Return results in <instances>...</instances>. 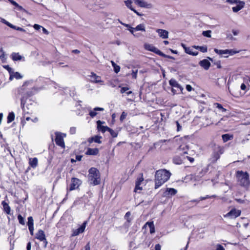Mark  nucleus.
<instances>
[{
	"label": "nucleus",
	"instance_id": "nucleus-1",
	"mask_svg": "<svg viewBox=\"0 0 250 250\" xmlns=\"http://www.w3.org/2000/svg\"><path fill=\"white\" fill-rule=\"evenodd\" d=\"M171 173L166 169H160L155 175V188L157 189L166 182L170 178Z\"/></svg>",
	"mask_w": 250,
	"mask_h": 250
},
{
	"label": "nucleus",
	"instance_id": "nucleus-2",
	"mask_svg": "<svg viewBox=\"0 0 250 250\" xmlns=\"http://www.w3.org/2000/svg\"><path fill=\"white\" fill-rule=\"evenodd\" d=\"M236 176L239 184L245 188H248L250 184L249 174L247 172L242 170H238L236 173Z\"/></svg>",
	"mask_w": 250,
	"mask_h": 250
},
{
	"label": "nucleus",
	"instance_id": "nucleus-3",
	"mask_svg": "<svg viewBox=\"0 0 250 250\" xmlns=\"http://www.w3.org/2000/svg\"><path fill=\"white\" fill-rule=\"evenodd\" d=\"M88 172V179L90 184L94 186L100 184V174L99 170L96 168L91 167Z\"/></svg>",
	"mask_w": 250,
	"mask_h": 250
},
{
	"label": "nucleus",
	"instance_id": "nucleus-4",
	"mask_svg": "<svg viewBox=\"0 0 250 250\" xmlns=\"http://www.w3.org/2000/svg\"><path fill=\"white\" fill-rule=\"evenodd\" d=\"M32 81H26L21 86L18 88V94L22 96L21 101L24 97L30 96L33 94L32 92L28 90V87L32 86Z\"/></svg>",
	"mask_w": 250,
	"mask_h": 250
},
{
	"label": "nucleus",
	"instance_id": "nucleus-5",
	"mask_svg": "<svg viewBox=\"0 0 250 250\" xmlns=\"http://www.w3.org/2000/svg\"><path fill=\"white\" fill-rule=\"evenodd\" d=\"M169 83L172 87L171 91L174 94L182 93L183 88L175 79H171L169 81Z\"/></svg>",
	"mask_w": 250,
	"mask_h": 250
},
{
	"label": "nucleus",
	"instance_id": "nucleus-6",
	"mask_svg": "<svg viewBox=\"0 0 250 250\" xmlns=\"http://www.w3.org/2000/svg\"><path fill=\"white\" fill-rule=\"evenodd\" d=\"M82 183V182L80 179L75 177L72 178L71 179V184L70 186L67 188V192L78 189Z\"/></svg>",
	"mask_w": 250,
	"mask_h": 250
},
{
	"label": "nucleus",
	"instance_id": "nucleus-7",
	"mask_svg": "<svg viewBox=\"0 0 250 250\" xmlns=\"http://www.w3.org/2000/svg\"><path fill=\"white\" fill-rule=\"evenodd\" d=\"M214 52L220 55H224V57H228L229 55H233L239 52L238 51H235L232 49L219 50L215 48Z\"/></svg>",
	"mask_w": 250,
	"mask_h": 250
},
{
	"label": "nucleus",
	"instance_id": "nucleus-8",
	"mask_svg": "<svg viewBox=\"0 0 250 250\" xmlns=\"http://www.w3.org/2000/svg\"><path fill=\"white\" fill-rule=\"evenodd\" d=\"M56 138L55 139L56 144L62 147V148H64L65 145L63 140L64 137H65V134L62 133L61 132H55Z\"/></svg>",
	"mask_w": 250,
	"mask_h": 250
},
{
	"label": "nucleus",
	"instance_id": "nucleus-9",
	"mask_svg": "<svg viewBox=\"0 0 250 250\" xmlns=\"http://www.w3.org/2000/svg\"><path fill=\"white\" fill-rule=\"evenodd\" d=\"M35 238L40 241H42L44 244V247H46L48 242L45 237L44 232L42 230L39 229L36 234Z\"/></svg>",
	"mask_w": 250,
	"mask_h": 250
},
{
	"label": "nucleus",
	"instance_id": "nucleus-10",
	"mask_svg": "<svg viewBox=\"0 0 250 250\" xmlns=\"http://www.w3.org/2000/svg\"><path fill=\"white\" fill-rule=\"evenodd\" d=\"M144 46H145V48L146 50L154 52L156 54L159 55L160 56H165V55L163 53H162L160 50H159L158 48L155 47L152 44L146 43L144 45Z\"/></svg>",
	"mask_w": 250,
	"mask_h": 250
},
{
	"label": "nucleus",
	"instance_id": "nucleus-11",
	"mask_svg": "<svg viewBox=\"0 0 250 250\" xmlns=\"http://www.w3.org/2000/svg\"><path fill=\"white\" fill-rule=\"evenodd\" d=\"M90 78L89 81L93 83H99L101 85L104 84V82L101 80L100 76L97 75L95 73L91 72L89 75Z\"/></svg>",
	"mask_w": 250,
	"mask_h": 250
},
{
	"label": "nucleus",
	"instance_id": "nucleus-12",
	"mask_svg": "<svg viewBox=\"0 0 250 250\" xmlns=\"http://www.w3.org/2000/svg\"><path fill=\"white\" fill-rule=\"evenodd\" d=\"M241 214V211L236 209H232L229 212L224 215V217H229L231 219L235 218Z\"/></svg>",
	"mask_w": 250,
	"mask_h": 250
},
{
	"label": "nucleus",
	"instance_id": "nucleus-13",
	"mask_svg": "<svg viewBox=\"0 0 250 250\" xmlns=\"http://www.w3.org/2000/svg\"><path fill=\"white\" fill-rule=\"evenodd\" d=\"M182 46L183 47L185 52L188 54L192 56H197L198 54L197 51H193V49L195 48L193 46L191 47H187L185 44L182 43Z\"/></svg>",
	"mask_w": 250,
	"mask_h": 250
},
{
	"label": "nucleus",
	"instance_id": "nucleus-14",
	"mask_svg": "<svg viewBox=\"0 0 250 250\" xmlns=\"http://www.w3.org/2000/svg\"><path fill=\"white\" fill-rule=\"evenodd\" d=\"M87 222L85 221L83 223L82 226H81L78 229H76L73 231L72 236H75L78 235L79 234L83 233L85 229Z\"/></svg>",
	"mask_w": 250,
	"mask_h": 250
},
{
	"label": "nucleus",
	"instance_id": "nucleus-15",
	"mask_svg": "<svg viewBox=\"0 0 250 250\" xmlns=\"http://www.w3.org/2000/svg\"><path fill=\"white\" fill-rule=\"evenodd\" d=\"M177 192V190L173 188H167L164 192L163 196L166 197H170L175 195Z\"/></svg>",
	"mask_w": 250,
	"mask_h": 250
},
{
	"label": "nucleus",
	"instance_id": "nucleus-16",
	"mask_svg": "<svg viewBox=\"0 0 250 250\" xmlns=\"http://www.w3.org/2000/svg\"><path fill=\"white\" fill-rule=\"evenodd\" d=\"M134 3L140 7L149 8L150 4L147 3L144 0H133Z\"/></svg>",
	"mask_w": 250,
	"mask_h": 250
},
{
	"label": "nucleus",
	"instance_id": "nucleus-17",
	"mask_svg": "<svg viewBox=\"0 0 250 250\" xmlns=\"http://www.w3.org/2000/svg\"><path fill=\"white\" fill-rule=\"evenodd\" d=\"M103 123H104V122H102L100 120L98 121L97 122V128L99 131H101L103 133H104L105 131H108L110 128L108 127L107 126L102 125V124Z\"/></svg>",
	"mask_w": 250,
	"mask_h": 250
},
{
	"label": "nucleus",
	"instance_id": "nucleus-18",
	"mask_svg": "<svg viewBox=\"0 0 250 250\" xmlns=\"http://www.w3.org/2000/svg\"><path fill=\"white\" fill-rule=\"evenodd\" d=\"M156 32L158 33L159 36L162 39H166L168 37V32L166 30L158 29Z\"/></svg>",
	"mask_w": 250,
	"mask_h": 250
},
{
	"label": "nucleus",
	"instance_id": "nucleus-19",
	"mask_svg": "<svg viewBox=\"0 0 250 250\" xmlns=\"http://www.w3.org/2000/svg\"><path fill=\"white\" fill-rule=\"evenodd\" d=\"M11 58L14 61H24V57L20 55L19 53H12L11 55Z\"/></svg>",
	"mask_w": 250,
	"mask_h": 250
},
{
	"label": "nucleus",
	"instance_id": "nucleus-20",
	"mask_svg": "<svg viewBox=\"0 0 250 250\" xmlns=\"http://www.w3.org/2000/svg\"><path fill=\"white\" fill-rule=\"evenodd\" d=\"M199 64L206 70H208L210 66V62L207 59L201 61L199 62Z\"/></svg>",
	"mask_w": 250,
	"mask_h": 250
},
{
	"label": "nucleus",
	"instance_id": "nucleus-21",
	"mask_svg": "<svg viewBox=\"0 0 250 250\" xmlns=\"http://www.w3.org/2000/svg\"><path fill=\"white\" fill-rule=\"evenodd\" d=\"M22 76L19 72H15L13 70L10 74L9 80L12 81L14 78H15L17 80L21 79L22 78Z\"/></svg>",
	"mask_w": 250,
	"mask_h": 250
},
{
	"label": "nucleus",
	"instance_id": "nucleus-22",
	"mask_svg": "<svg viewBox=\"0 0 250 250\" xmlns=\"http://www.w3.org/2000/svg\"><path fill=\"white\" fill-rule=\"evenodd\" d=\"M236 4L237 5L232 7V10L234 12H237L239 11L242 9L245 5V2L240 0L239 1V2Z\"/></svg>",
	"mask_w": 250,
	"mask_h": 250
},
{
	"label": "nucleus",
	"instance_id": "nucleus-23",
	"mask_svg": "<svg viewBox=\"0 0 250 250\" xmlns=\"http://www.w3.org/2000/svg\"><path fill=\"white\" fill-rule=\"evenodd\" d=\"M104 110V108L97 107L94 108L93 110H90L89 115L91 118H94L97 114V111H103Z\"/></svg>",
	"mask_w": 250,
	"mask_h": 250
},
{
	"label": "nucleus",
	"instance_id": "nucleus-24",
	"mask_svg": "<svg viewBox=\"0 0 250 250\" xmlns=\"http://www.w3.org/2000/svg\"><path fill=\"white\" fill-rule=\"evenodd\" d=\"M101 136L96 135L89 138L88 141L89 143H92L93 142H94L98 144H101L102 143L101 141Z\"/></svg>",
	"mask_w": 250,
	"mask_h": 250
},
{
	"label": "nucleus",
	"instance_id": "nucleus-25",
	"mask_svg": "<svg viewBox=\"0 0 250 250\" xmlns=\"http://www.w3.org/2000/svg\"><path fill=\"white\" fill-rule=\"evenodd\" d=\"M99 153V149L97 148H88L85 154L89 155H97Z\"/></svg>",
	"mask_w": 250,
	"mask_h": 250
},
{
	"label": "nucleus",
	"instance_id": "nucleus-26",
	"mask_svg": "<svg viewBox=\"0 0 250 250\" xmlns=\"http://www.w3.org/2000/svg\"><path fill=\"white\" fill-rule=\"evenodd\" d=\"M4 211L7 214H10L11 209L8 204H7L4 201L2 202L1 203Z\"/></svg>",
	"mask_w": 250,
	"mask_h": 250
},
{
	"label": "nucleus",
	"instance_id": "nucleus-27",
	"mask_svg": "<svg viewBox=\"0 0 250 250\" xmlns=\"http://www.w3.org/2000/svg\"><path fill=\"white\" fill-rule=\"evenodd\" d=\"M38 159L37 158H30L29 159V165L33 167H36L38 165Z\"/></svg>",
	"mask_w": 250,
	"mask_h": 250
},
{
	"label": "nucleus",
	"instance_id": "nucleus-28",
	"mask_svg": "<svg viewBox=\"0 0 250 250\" xmlns=\"http://www.w3.org/2000/svg\"><path fill=\"white\" fill-rule=\"evenodd\" d=\"M4 23L7 25H8L9 27H10L13 29H16L18 31H21V32H25V30H24L23 28L20 27H17V26L11 24L10 23H9L8 21H5Z\"/></svg>",
	"mask_w": 250,
	"mask_h": 250
},
{
	"label": "nucleus",
	"instance_id": "nucleus-29",
	"mask_svg": "<svg viewBox=\"0 0 250 250\" xmlns=\"http://www.w3.org/2000/svg\"><path fill=\"white\" fill-rule=\"evenodd\" d=\"M224 142H226L233 138V136L229 134H225L222 136Z\"/></svg>",
	"mask_w": 250,
	"mask_h": 250
},
{
	"label": "nucleus",
	"instance_id": "nucleus-30",
	"mask_svg": "<svg viewBox=\"0 0 250 250\" xmlns=\"http://www.w3.org/2000/svg\"><path fill=\"white\" fill-rule=\"evenodd\" d=\"M133 2V0H126L125 1V3L126 6L130 9L131 11L134 10V8L132 7V4Z\"/></svg>",
	"mask_w": 250,
	"mask_h": 250
},
{
	"label": "nucleus",
	"instance_id": "nucleus-31",
	"mask_svg": "<svg viewBox=\"0 0 250 250\" xmlns=\"http://www.w3.org/2000/svg\"><path fill=\"white\" fill-rule=\"evenodd\" d=\"M111 63L113 67L114 68V71L116 73H118L120 71V67L119 65L116 64L113 61H111Z\"/></svg>",
	"mask_w": 250,
	"mask_h": 250
},
{
	"label": "nucleus",
	"instance_id": "nucleus-32",
	"mask_svg": "<svg viewBox=\"0 0 250 250\" xmlns=\"http://www.w3.org/2000/svg\"><path fill=\"white\" fill-rule=\"evenodd\" d=\"M15 114L14 112H12L8 114L7 116V123H10L14 120Z\"/></svg>",
	"mask_w": 250,
	"mask_h": 250
},
{
	"label": "nucleus",
	"instance_id": "nucleus-33",
	"mask_svg": "<svg viewBox=\"0 0 250 250\" xmlns=\"http://www.w3.org/2000/svg\"><path fill=\"white\" fill-rule=\"evenodd\" d=\"M179 150H182L184 154H188V148L187 145H181L179 147Z\"/></svg>",
	"mask_w": 250,
	"mask_h": 250
},
{
	"label": "nucleus",
	"instance_id": "nucleus-34",
	"mask_svg": "<svg viewBox=\"0 0 250 250\" xmlns=\"http://www.w3.org/2000/svg\"><path fill=\"white\" fill-rule=\"evenodd\" d=\"M135 31H142L145 32V26L144 24H140L138 25L136 27L134 28Z\"/></svg>",
	"mask_w": 250,
	"mask_h": 250
},
{
	"label": "nucleus",
	"instance_id": "nucleus-35",
	"mask_svg": "<svg viewBox=\"0 0 250 250\" xmlns=\"http://www.w3.org/2000/svg\"><path fill=\"white\" fill-rule=\"evenodd\" d=\"M193 47H194L195 49H199L202 52L205 53L207 52L208 49L206 46H199L194 45Z\"/></svg>",
	"mask_w": 250,
	"mask_h": 250
},
{
	"label": "nucleus",
	"instance_id": "nucleus-36",
	"mask_svg": "<svg viewBox=\"0 0 250 250\" xmlns=\"http://www.w3.org/2000/svg\"><path fill=\"white\" fill-rule=\"evenodd\" d=\"M214 106L215 107H216V108H218L219 109L221 110L222 112H225L227 111L226 109L224 108L222 106V105L219 103H214Z\"/></svg>",
	"mask_w": 250,
	"mask_h": 250
},
{
	"label": "nucleus",
	"instance_id": "nucleus-37",
	"mask_svg": "<svg viewBox=\"0 0 250 250\" xmlns=\"http://www.w3.org/2000/svg\"><path fill=\"white\" fill-rule=\"evenodd\" d=\"M220 158V154L217 153L215 152L213 154L212 157V161L213 163H215L217 161L218 159H219Z\"/></svg>",
	"mask_w": 250,
	"mask_h": 250
},
{
	"label": "nucleus",
	"instance_id": "nucleus-38",
	"mask_svg": "<svg viewBox=\"0 0 250 250\" xmlns=\"http://www.w3.org/2000/svg\"><path fill=\"white\" fill-rule=\"evenodd\" d=\"M110 135L113 137V138L117 137L118 136V132L113 130V129L109 128V130L108 131Z\"/></svg>",
	"mask_w": 250,
	"mask_h": 250
},
{
	"label": "nucleus",
	"instance_id": "nucleus-39",
	"mask_svg": "<svg viewBox=\"0 0 250 250\" xmlns=\"http://www.w3.org/2000/svg\"><path fill=\"white\" fill-rule=\"evenodd\" d=\"M211 31L210 30L204 31L203 32L202 34L204 36L210 38Z\"/></svg>",
	"mask_w": 250,
	"mask_h": 250
},
{
	"label": "nucleus",
	"instance_id": "nucleus-40",
	"mask_svg": "<svg viewBox=\"0 0 250 250\" xmlns=\"http://www.w3.org/2000/svg\"><path fill=\"white\" fill-rule=\"evenodd\" d=\"M27 225L28 227L34 226V220L32 217L30 216L28 218Z\"/></svg>",
	"mask_w": 250,
	"mask_h": 250
},
{
	"label": "nucleus",
	"instance_id": "nucleus-41",
	"mask_svg": "<svg viewBox=\"0 0 250 250\" xmlns=\"http://www.w3.org/2000/svg\"><path fill=\"white\" fill-rule=\"evenodd\" d=\"M127 115V113L125 112V111L123 112L120 116V120L121 122H123L126 117Z\"/></svg>",
	"mask_w": 250,
	"mask_h": 250
},
{
	"label": "nucleus",
	"instance_id": "nucleus-42",
	"mask_svg": "<svg viewBox=\"0 0 250 250\" xmlns=\"http://www.w3.org/2000/svg\"><path fill=\"white\" fill-rule=\"evenodd\" d=\"M18 219L19 220V223L21 224V225H24L25 223H24V218L22 217V216L21 215H19L18 216Z\"/></svg>",
	"mask_w": 250,
	"mask_h": 250
},
{
	"label": "nucleus",
	"instance_id": "nucleus-43",
	"mask_svg": "<svg viewBox=\"0 0 250 250\" xmlns=\"http://www.w3.org/2000/svg\"><path fill=\"white\" fill-rule=\"evenodd\" d=\"M143 181H144V178L143 176V174H141V177L137 179L136 184H141V183L142 182H143Z\"/></svg>",
	"mask_w": 250,
	"mask_h": 250
},
{
	"label": "nucleus",
	"instance_id": "nucleus-44",
	"mask_svg": "<svg viewBox=\"0 0 250 250\" xmlns=\"http://www.w3.org/2000/svg\"><path fill=\"white\" fill-rule=\"evenodd\" d=\"M3 67L8 71L9 74L13 70V69L11 68L8 65H4Z\"/></svg>",
	"mask_w": 250,
	"mask_h": 250
},
{
	"label": "nucleus",
	"instance_id": "nucleus-45",
	"mask_svg": "<svg viewBox=\"0 0 250 250\" xmlns=\"http://www.w3.org/2000/svg\"><path fill=\"white\" fill-rule=\"evenodd\" d=\"M131 222V219H127V220H126V222L125 223L124 226L125 227L126 229H128V227L130 226V223Z\"/></svg>",
	"mask_w": 250,
	"mask_h": 250
},
{
	"label": "nucleus",
	"instance_id": "nucleus-46",
	"mask_svg": "<svg viewBox=\"0 0 250 250\" xmlns=\"http://www.w3.org/2000/svg\"><path fill=\"white\" fill-rule=\"evenodd\" d=\"M0 51L2 52V54L0 56V60L3 62V60H5L6 59L5 57L4 52L2 49H0Z\"/></svg>",
	"mask_w": 250,
	"mask_h": 250
},
{
	"label": "nucleus",
	"instance_id": "nucleus-47",
	"mask_svg": "<svg viewBox=\"0 0 250 250\" xmlns=\"http://www.w3.org/2000/svg\"><path fill=\"white\" fill-rule=\"evenodd\" d=\"M129 89V88L127 87H122L120 90V92L121 93H124L125 92H126Z\"/></svg>",
	"mask_w": 250,
	"mask_h": 250
},
{
	"label": "nucleus",
	"instance_id": "nucleus-48",
	"mask_svg": "<svg viewBox=\"0 0 250 250\" xmlns=\"http://www.w3.org/2000/svg\"><path fill=\"white\" fill-rule=\"evenodd\" d=\"M137 72H138L137 70H136L135 71H134V70L132 71V72L131 73L132 78H133L134 79H136L137 75Z\"/></svg>",
	"mask_w": 250,
	"mask_h": 250
},
{
	"label": "nucleus",
	"instance_id": "nucleus-49",
	"mask_svg": "<svg viewBox=\"0 0 250 250\" xmlns=\"http://www.w3.org/2000/svg\"><path fill=\"white\" fill-rule=\"evenodd\" d=\"M140 185L141 184H136V186H135V188L134 189L135 192H136L137 191V190H142V188L140 186Z\"/></svg>",
	"mask_w": 250,
	"mask_h": 250
},
{
	"label": "nucleus",
	"instance_id": "nucleus-50",
	"mask_svg": "<svg viewBox=\"0 0 250 250\" xmlns=\"http://www.w3.org/2000/svg\"><path fill=\"white\" fill-rule=\"evenodd\" d=\"M239 0H227V2L229 3L233 4V3H237L239 2Z\"/></svg>",
	"mask_w": 250,
	"mask_h": 250
},
{
	"label": "nucleus",
	"instance_id": "nucleus-51",
	"mask_svg": "<svg viewBox=\"0 0 250 250\" xmlns=\"http://www.w3.org/2000/svg\"><path fill=\"white\" fill-rule=\"evenodd\" d=\"M118 21L119 22L122 24V25H123L124 26H125V27H127L128 29H130V27H131L129 24H126V23H123V22H122L120 20L118 19Z\"/></svg>",
	"mask_w": 250,
	"mask_h": 250
},
{
	"label": "nucleus",
	"instance_id": "nucleus-52",
	"mask_svg": "<svg viewBox=\"0 0 250 250\" xmlns=\"http://www.w3.org/2000/svg\"><path fill=\"white\" fill-rule=\"evenodd\" d=\"M33 27L35 30H38L40 29L42 27V26L39 24H35L33 25Z\"/></svg>",
	"mask_w": 250,
	"mask_h": 250
},
{
	"label": "nucleus",
	"instance_id": "nucleus-53",
	"mask_svg": "<svg viewBox=\"0 0 250 250\" xmlns=\"http://www.w3.org/2000/svg\"><path fill=\"white\" fill-rule=\"evenodd\" d=\"M128 30L130 31V32L133 34L135 37H138L135 34H134V31H135V29H134V27H130V29H128Z\"/></svg>",
	"mask_w": 250,
	"mask_h": 250
},
{
	"label": "nucleus",
	"instance_id": "nucleus-54",
	"mask_svg": "<svg viewBox=\"0 0 250 250\" xmlns=\"http://www.w3.org/2000/svg\"><path fill=\"white\" fill-rule=\"evenodd\" d=\"M216 250H225V249L222 245L218 244Z\"/></svg>",
	"mask_w": 250,
	"mask_h": 250
},
{
	"label": "nucleus",
	"instance_id": "nucleus-55",
	"mask_svg": "<svg viewBox=\"0 0 250 250\" xmlns=\"http://www.w3.org/2000/svg\"><path fill=\"white\" fill-rule=\"evenodd\" d=\"M145 225H148L149 228H152V227L154 226L153 222H147L146 223Z\"/></svg>",
	"mask_w": 250,
	"mask_h": 250
},
{
	"label": "nucleus",
	"instance_id": "nucleus-56",
	"mask_svg": "<svg viewBox=\"0 0 250 250\" xmlns=\"http://www.w3.org/2000/svg\"><path fill=\"white\" fill-rule=\"evenodd\" d=\"M176 124L177 125V131H180L182 129V126L180 125V124L178 121L176 122Z\"/></svg>",
	"mask_w": 250,
	"mask_h": 250
},
{
	"label": "nucleus",
	"instance_id": "nucleus-57",
	"mask_svg": "<svg viewBox=\"0 0 250 250\" xmlns=\"http://www.w3.org/2000/svg\"><path fill=\"white\" fill-rule=\"evenodd\" d=\"M130 212L128 211L125 214V218L126 219V220H127V219H130L129 218V217L130 216Z\"/></svg>",
	"mask_w": 250,
	"mask_h": 250
},
{
	"label": "nucleus",
	"instance_id": "nucleus-58",
	"mask_svg": "<svg viewBox=\"0 0 250 250\" xmlns=\"http://www.w3.org/2000/svg\"><path fill=\"white\" fill-rule=\"evenodd\" d=\"M70 132L71 134H73L76 132V128L75 127H71L70 129Z\"/></svg>",
	"mask_w": 250,
	"mask_h": 250
},
{
	"label": "nucleus",
	"instance_id": "nucleus-59",
	"mask_svg": "<svg viewBox=\"0 0 250 250\" xmlns=\"http://www.w3.org/2000/svg\"><path fill=\"white\" fill-rule=\"evenodd\" d=\"M186 89L188 91H191L192 89L191 86L189 84L186 85Z\"/></svg>",
	"mask_w": 250,
	"mask_h": 250
},
{
	"label": "nucleus",
	"instance_id": "nucleus-60",
	"mask_svg": "<svg viewBox=\"0 0 250 250\" xmlns=\"http://www.w3.org/2000/svg\"><path fill=\"white\" fill-rule=\"evenodd\" d=\"M161 247L159 244H156L155 246V250H161Z\"/></svg>",
	"mask_w": 250,
	"mask_h": 250
},
{
	"label": "nucleus",
	"instance_id": "nucleus-61",
	"mask_svg": "<svg viewBox=\"0 0 250 250\" xmlns=\"http://www.w3.org/2000/svg\"><path fill=\"white\" fill-rule=\"evenodd\" d=\"M31 242H29L27 244L26 249H27V250H31Z\"/></svg>",
	"mask_w": 250,
	"mask_h": 250
},
{
	"label": "nucleus",
	"instance_id": "nucleus-62",
	"mask_svg": "<svg viewBox=\"0 0 250 250\" xmlns=\"http://www.w3.org/2000/svg\"><path fill=\"white\" fill-rule=\"evenodd\" d=\"M15 6L18 8L19 10H23V8L22 6L19 5L18 3L16 2V3L15 4Z\"/></svg>",
	"mask_w": 250,
	"mask_h": 250
},
{
	"label": "nucleus",
	"instance_id": "nucleus-63",
	"mask_svg": "<svg viewBox=\"0 0 250 250\" xmlns=\"http://www.w3.org/2000/svg\"><path fill=\"white\" fill-rule=\"evenodd\" d=\"M42 29L43 33H44L46 35H48L49 34V32L44 27H42Z\"/></svg>",
	"mask_w": 250,
	"mask_h": 250
},
{
	"label": "nucleus",
	"instance_id": "nucleus-64",
	"mask_svg": "<svg viewBox=\"0 0 250 250\" xmlns=\"http://www.w3.org/2000/svg\"><path fill=\"white\" fill-rule=\"evenodd\" d=\"M85 250H90V246L89 243H88L85 246Z\"/></svg>",
	"mask_w": 250,
	"mask_h": 250
}]
</instances>
